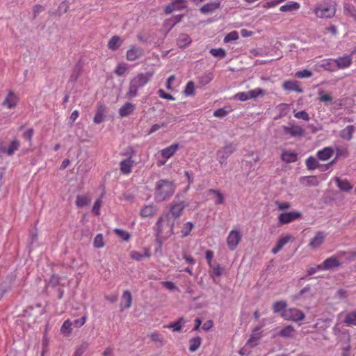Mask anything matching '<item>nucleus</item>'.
<instances>
[{
    "label": "nucleus",
    "mask_w": 356,
    "mask_h": 356,
    "mask_svg": "<svg viewBox=\"0 0 356 356\" xmlns=\"http://www.w3.org/2000/svg\"><path fill=\"white\" fill-rule=\"evenodd\" d=\"M175 185L172 181L160 179L156 181L154 188V198L157 202L169 199L175 193Z\"/></svg>",
    "instance_id": "f257e3e1"
},
{
    "label": "nucleus",
    "mask_w": 356,
    "mask_h": 356,
    "mask_svg": "<svg viewBox=\"0 0 356 356\" xmlns=\"http://www.w3.org/2000/svg\"><path fill=\"white\" fill-rule=\"evenodd\" d=\"M175 221L170 215H165L159 218L156 227L159 236L168 238L174 234Z\"/></svg>",
    "instance_id": "f03ea898"
},
{
    "label": "nucleus",
    "mask_w": 356,
    "mask_h": 356,
    "mask_svg": "<svg viewBox=\"0 0 356 356\" xmlns=\"http://www.w3.org/2000/svg\"><path fill=\"white\" fill-rule=\"evenodd\" d=\"M149 76L144 74H139L131 79L126 97L129 99L135 97L138 94V89L148 83Z\"/></svg>",
    "instance_id": "7ed1b4c3"
},
{
    "label": "nucleus",
    "mask_w": 356,
    "mask_h": 356,
    "mask_svg": "<svg viewBox=\"0 0 356 356\" xmlns=\"http://www.w3.org/2000/svg\"><path fill=\"white\" fill-rule=\"evenodd\" d=\"M302 216V214L299 211H283L277 216V220L279 224L286 225L300 219Z\"/></svg>",
    "instance_id": "20e7f679"
},
{
    "label": "nucleus",
    "mask_w": 356,
    "mask_h": 356,
    "mask_svg": "<svg viewBox=\"0 0 356 356\" xmlns=\"http://www.w3.org/2000/svg\"><path fill=\"white\" fill-rule=\"evenodd\" d=\"M263 337L262 332L260 330L259 328L254 329L251 335L250 339L248 340L245 346L240 350L239 353L241 355H244L246 354L247 350L248 348H252L257 346L259 343L260 339Z\"/></svg>",
    "instance_id": "39448f33"
},
{
    "label": "nucleus",
    "mask_w": 356,
    "mask_h": 356,
    "mask_svg": "<svg viewBox=\"0 0 356 356\" xmlns=\"http://www.w3.org/2000/svg\"><path fill=\"white\" fill-rule=\"evenodd\" d=\"M336 9L334 5L322 4L318 6L315 9V13L318 17L330 18L334 15Z\"/></svg>",
    "instance_id": "423d86ee"
},
{
    "label": "nucleus",
    "mask_w": 356,
    "mask_h": 356,
    "mask_svg": "<svg viewBox=\"0 0 356 356\" xmlns=\"http://www.w3.org/2000/svg\"><path fill=\"white\" fill-rule=\"evenodd\" d=\"M295 237L290 234H283L277 238L275 247L272 249L273 254L279 252L284 245L288 243H291L294 241Z\"/></svg>",
    "instance_id": "0eeeda50"
},
{
    "label": "nucleus",
    "mask_w": 356,
    "mask_h": 356,
    "mask_svg": "<svg viewBox=\"0 0 356 356\" xmlns=\"http://www.w3.org/2000/svg\"><path fill=\"white\" fill-rule=\"evenodd\" d=\"M282 316L286 320L298 321L302 320L305 318V314L298 309L291 308L285 309L282 313Z\"/></svg>",
    "instance_id": "6e6552de"
},
{
    "label": "nucleus",
    "mask_w": 356,
    "mask_h": 356,
    "mask_svg": "<svg viewBox=\"0 0 356 356\" xmlns=\"http://www.w3.org/2000/svg\"><path fill=\"white\" fill-rule=\"evenodd\" d=\"M242 238V234L238 230H232L227 238V244L229 250L236 248Z\"/></svg>",
    "instance_id": "1a4fd4ad"
},
{
    "label": "nucleus",
    "mask_w": 356,
    "mask_h": 356,
    "mask_svg": "<svg viewBox=\"0 0 356 356\" xmlns=\"http://www.w3.org/2000/svg\"><path fill=\"white\" fill-rule=\"evenodd\" d=\"M234 147L231 144L222 147L216 153L217 160L220 164L225 163L227 159L234 152Z\"/></svg>",
    "instance_id": "9d476101"
},
{
    "label": "nucleus",
    "mask_w": 356,
    "mask_h": 356,
    "mask_svg": "<svg viewBox=\"0 0 356 356\" xmlns=\"http://www.w3.org/2000/svg\"><path fill=\"white\" fill-rule=\"evenodd\" d=\"M326 234L324 232H318L309 240L308 246L311 250H316L324 242Z\"/></svg>",
    "instance_id": "9b49d317"
},
{
    "label": "nucleus",
    "mask_w": 356,
    "mask_h": 356,
    "mask_svg": "<svg viewBox=\"0 0 356 356\" xmlns=\"http://www.w3.org/2000/svg\"><path fill=\"white\" fill-rule=\"evenodd\" d=\"M186 205L187 204L185 202L175 203L172 204L169 213L165 215H170V216L176 221V220L181 215V213Z\"/></svg>",
    "instance_id": "f8f14e48"
},
{
    "label": "nucleus",
    "mask_w": 356,
    "mask_h": 356,
    "mask_svg": "<svg viewBox=\"0 0 356 356\" xmlns=\"http://www.w3.org/2000/svg\"><path fill=\"white\" fill-rule=\"evenodd\" d=\"M334 59H323L314 65L316 71H321L322 69L328 71H336Z\"/></svg>",
    "instance_id": "ddd939ff"
},
{
    "label": "nucleus",
    "mask_w": 356,
    "mask_h": 356,
    "mask_svg": "<svg viewBox=\"0 0 356 356\" xmlns=\"http://www.w3.org/2000/svg\"><path fill=\"white\" fill-rule=\"evenodd\" d=\"M187 7L186 0H172V1L165 7V13L170 14L175 10H179Z\"/></svg>",
    "instance_id": "4468645a"
},
{
    "label": "nucleus",
    "mask_w": 356,
    "mask_h": 356,
    "mask_svg": "<svg viewBox=\"0 0 356 356\" xmlns=\"http://www.w3.org/2000/svg\"><path fill=\"white\" fill-rule=\"evenodd\" d=\"M179 147V145L177 144H172L164 149H163L161 152L162 157H163L165 160L162 161H159V165H164L165 163V161L170 157H172L175 152L177 151Z\"/></svg>",
    "instance_id": "2eb2a0df"
},
{
    "label": "nucleus",
    "mask_w": 356,
    "mask_h": 356,
    "mask_svg": "<svg viewBox=\"0 0 356 356\" xmlns=\"http://www.w3.org/2000/svg\"><path fill=\"white\" fill-rule=\"evenodd\" d=\"M143 51L141 48L131 46L127 50L126 54L127 60L129 61H134L140 58L143 56Z\"/></svg>",
    "instance_id": "dca6fc26"
},
{
    "label": "nucleus",
    "mask_w": 356,
    "mask_h": 356,
    "mask_svg": "<svg viewBox=\"0 0 356 356\" xmlns=\"http://www.w3.org/2000/svg\"><path fill=\"white\" fill-rule=\"evenodd\" d=\"M19 142L16 139L13 140L8 147L0 145V155L6 154L10 156L14 154V152L19 148Z\"/></svg>",
    "instance_id": "f3484780"
},
{
    "label": "nucleus",
    "mask_w": 356,
    "mask_h": 356,
    "mask_svg": "<svg viewBox=\"0 0 356 356\" xmlns=\"http://www.w3.org/2000/svg\"><path fill=\"white\" fill-rule=\"evenodd\" d=\"M336 70L348 67L352 63V58L350 55H346L334 59Z\"/></svg>",
    "instance_id": "a211bd4d"
},
{
    "label": "nucleus",
    "mask_w": 356,
    "mask_h": 356,
    "mask_svg": "<svg viewBox=\"0 0 356 356\" xmlns=\"http://www.w3.org/2000/svg\"><path fill=\"white\" fill-rule=\"evenodd\" d=\"M285 134L290 135L291 136H300L304 134L303 129L298 125L285 126L283 128Z\"/></svg>",
    "instance_id": "6ab92c4d"
},
{
    "label": "nucleus",
    "mask_w": 356,
    "mask_h": 356,
    "mask_svg": "<svg viewBox=\"0 0 356 356\" xmlns=\"http://www.w3.org/2000/svg\"><path fill=\"white\" fill-rule=\"evenodd\" d=\"M17 96L14 92L10 91L3 102V105L8 108H13L17 105Z\"/></svg>",
    "instance_id": "aec40b11"
},
{
    "label": "nucleus",
    "mask_w": 356,
    "mask_h": 356,
    "mask_svg": "<svg viewBox=\"0 0 356 356\" xmlns=\"http://www.w3.org/2000/svg\"><path fill=\"white\" fill-rule=\"evenodd\" d=\"M136 108V105L131 103L127 102L123 104L119 109V115L122 118L127 117L129 115H131Z\"/></svg>",
    "instance_id": "412c9836"
},
{
    "label": "nucleus",
    "mask_w": 356,
    "mask_h": 356,
    "mask_svg": "<svg viewBox=\"0 0 356 356\" xmlns=\"http://www.w3.org/2000/svg\"><path fill=\"white\" fill-rule=\"evenodd\" d=\"M321 265L323 270H326L338 267L340 263L336 257H331L325 259Z\"/></svg>",
    "instance_id": "4be33fe9"
},
{
    "label": "nucleus",
    "mask_w": 356,
    "mask_h": 356,
    "mask_svg": "<svg viewBox=\"0 0 356 356\" xmlns=\"http://www.w3.org/2000/svg\"><path fill=\"white\" fill-rule=\"evenodd\" d=\"M157 207L154 205L149 204L145 206L140 210V214L143 218L152 217L157 212Z\"/></svg>",
    "instance_id": "5701e85b"
},
{
    "label": "nucleus",
    "mask_w": 356,
    "mask_h": 356,
    "mask_svg": "<svg viewBox=\"0 0 356 356\" xmlns=\"http://www.w3.org/2000/svg\"><path fill=\"white\" fill-rule=\"evenodd\" d=\"M132 303V296L129 291H124L122 296V300L120 303L121 309H128L131 306Z\"/></svg>",
    "instance_id": "b1692460"
},
{
    "label": "nucleus",
    "mask_w": 356,
    "mask_h": 356,
    "mask_svg": "<svg viewBox=\"0 0 356 356\" xmlns=\"http://www.w3.org/2000/svg\"><path fill=\"white\" fill-rule=\"evenodd\" d=\"M143 253H140L138 251L133 250L130 252V257L136 261H140L144 257H150L151 253L149 249L145 248Z\"/></svg>",
    "instance_id": "393cba45"
},
{
    "label": "nucleus",
    "mask_w": 356,
    "mask_h": 356,
    "mask_svg": "<svg viewBox=\"0 0 356 356\" xmlns=\"http://www.w3.org/2000/svg\"><path fill=\"white\" fill-rule=\"evenodd\" d=\"M73 323L72 321L67 319L66 320L60 327V333L65 337H69L72 332Z\"/></svg>",
    "instance_id": "a878e982"
},
{
    "label": "nucleus",
    "mask_w": 356,
    "mask_h": 356,
    "mask_svg": "<svg viewBox=\"0 0 356 356\" xmlns=\"http://www.w3.org/2000/svg\"><path fill=\"white\" fill-rule=\"evenodd\" d=\"M333 153V149L331 147H327L318 151L317 152V156L319 159L322 161H327L332 156Z\"/></svg>",
    "instance_id": "bb28decb"
},
{
    "label": "nucleus",
    "mask_w": 356,
    "mask_h": 356,
    "mask_svg": "<svg viewBox=\"0 0 356 356\" xmlns=\"http://www.w3.org/2000/svg\"><path fill=\"white\" fill-rule=\"evenodd\" d=\"M300 5L298 2L289 1L280 8L281 12H291L300 8Z\"/></svg>",
    "instance_id": "cd10ccee"
},
{
    "label": "nucleus",
    "mask_w": 356,
    "mask_h": 356,
    "mask_svg": "<svg viewBox=\"0 0 356 356\" xmlns=\"http://www.w3.org/2000/svg\"><path fill=\"white\" fill-rule=\"evenodd\" d=\"M186 321L184 318H180L177 321L165 325L166 328L172 329L174 332H179L184 325Z\"/></svg>",
    "instance_id": "c85d7f7f"
},
{
    "label": "nucleus",
    "mask_w": 356,
    "mask_h": 356,
    "mask_svg": "<svg viewBox=\"0 0 356 356\" xmlns=\"http://www.w3.org/2000/svg\"><path fill=\"white\" fill-rule=\"evenodd\" d=\"M134 161L129 158L125 159L120 163V170L124 174H129L131 171V168L133 167Z\"/></svg>",
    "instance_id": "c756f323"
},
{
    "label": "nucleus",
    "mask_w": 356,
    "mask_h": 356,
    "mask_svg": "<svg viewBox=\"0 0 356 356\" xmlns=\"http://www.w3.org/2000/svg\"><path fill=\"white\" fill-rule=\"evenodd\" d=\"M122 43L121 38L119 36L115 35L109 40L108 47L111 50H116L121 46Z\"/></svg>",
    "instance_id": "7c9ffc66"
},
{
    "label": "nucleus",
    "mask_w": 356,
    "mask_h": 356,
    "mask_svg": "<svg viewBox=\"0 0 356 356\" xmlns=\"http://www.w3.org/2000/svg\"><path fill=\"white\" fill-rule=\"evenodd\" d=\"M104 112L105 106L103 105L99 106L93 119L95 123L100 124L103 122L104 118Z\"/></svg>",
    "instance_id": "2f4dec72"
},
{
    "label": "nucleus",
    "mask_w": 356,
    "mask_h": 356,
    "mask_svg": "<svg viewBox=\"0 0 356 356\" xmlns=\"http://www.w3.org/2000/svg\"><path fill=\"white\" fill-rule=\"evenodd\" d=\"M202 343V338L195 337L189 340V350L191 352L196 351Z\"/></svg>",
    "instance_id": "473e14b6"
},
{
    "label": "nucleus",
    "mask_w": 356,
    "mask_h": 356,
    "mask_svg": "<svg viewBox=\"0 0 356 356\" xmlns=\"http://www.w3.org/2000/svg\"><path fill=\"white\" fill-rule=\"evenodd\" d=\"M191 43V39L186 34H181L177 39V45L180 48L186 47Z\"/></svg>",
    "instance_id": "72a5a7b5"
},
{
    "label": "nucleus",
    "mask_w": 356,
    "mask_h": 356,
    "mask_svg": "<svg viewBox=\"0 0 356 356\" xmlns=\"http://www.w3.org/2000/svg\"><path fill=\"white\" fill-rule=\"evenodd\" d=\"M295 330L293 327L291 325H287L284 327H283L280 332L277 334V335L282 337H292L293 336Z\"/></svg>",
    "instance_id": "f704fd0d"
},
{
    "label": "nucleus",
    "mask_w": 356,
    "mask_h": 356,
    "mask_svg": "<svg viewBox=\"0 0 356 356\" xmlns=\"http://www.w3.org/2000/svg\"><path fill=\"white\" fill-rule=\"evenodd\" d=\"M283 87L286 90H294L297 92H302V90L300 88L298 82L295 81H286L284 84Z\"/></svg>",
    "instance_id": "c9c22d12"
},
{
    "label": "nucleus",
    "mask_w": 356,
    "mask_h": 356,
    "mask_svg": "<svg viewBox=\"0 0 356 356\" xmlns=\"http://www.w3.org/2000/svg\"><path fill=\"white\" fill-rule=\"evenodd\" d=\"M282 159L287 163L295 162L297 159L296 153L289 151H285L282 154Z\"/></svg>",
    "instance_id": "e433bc0d"
},
{
    "label": "nucleus",
    "mask_w": 356,
    "mask_h": 356,
    "mask_svg": "<svg viewBox=\"0 0 356 356\" xmlns=\"http://www.w3.org/2000/svg\"><path fill=\"white\" fill-rule=\"evenodd\" d=\"M354 132V127L352 125L347 126L345 129H343L341 132V137L345 140H349L353 137V134Z\"/></svg>",
    "instance_id": "4c0bfd02"
},
{
    "label": "nucleus",
    "mask_w": 356,
    "mask_h": 356,
    "mask_svg": "<svg viewBox=\"0 0 356 356\" xmlns=\"http://www.w3.org/2000/svg\"><path fill=\"white\" fill-rule=\"evenodd\" d=\"M209 195H213L215 197V204H224L225 198L222 193L216 190H209Z\"/></svg>",
    "instance_id": "58836bf2"
},
{
    "label": "nucleus",
    "mask_w": 356,
    "mask_h": 356,
    "mask_svg": "<svg viewBox=\"0 0 356 356\" xmlns=\"http://www.w3.org/2000/svg\"><path fill=\"white\" fill-rule=\"evenodd\" d=\"M220 4L217 2L209 3L201 8V12L203 13H211L219 7Z\"/></svg>",
    "instance_id": "ea45409f"
},
{
    "label": "nucleus",
    "mask_w": 356,
    "mask_h": 356,
    "mask_svg": "<svg viewBox=\"0 0 356 356\" xmlns=\"http://www.w3.org/2000/svg\"><path fill=\"white\" fill-rule=\"evenodd\" d=\"M90 200V198L88 196L79 195L76 197V205L79 207H83L88 205Z\"/></svg>",
    "instance_id": "a19ab883"
},
{
    "label": "nucleus",
    "mask_w": 356,
    "mask_h": 356,
    "mask_svg": "<svg viewBox=\"0 0 356 356\" xmlns=\"http://www.w3.org/2000/svg\"><path fill=\"white\" fill-rule=\"evenodd\" d=\"M93 245L96 248H102L105 246L104 238L102 234L95 236L93 240Z\"/></svg>",
    "instance_id": "79ce46f5"
},
{
    "label": "nucleus",
    "mask_w": 356,
    "mask_h": 356,
    "mask_svg": "<svg viewBox=\"0 0 356 356\" xmlns=\"http://www.w3.org/2000/svg\"><path fill=\"white\" fill-rule=\"evenodd\" d=\"M194 227V224L191 222H187L183 225V227L181 229V233L183 237H186L188 236L191 232V230Z\"/></svg>",
    "instance_id": "37998d69"
},
{
    "label": "nucleus",
    "mask_w": 356,
    "mask_h": 356,
    "mask_svg": "<svg viewBox=\"0 0 356 356\" xmlns=\"http://www.w3.org/2000/svg\"><path fill=\"white\" fill-rule=\"evenodd\" d=\"M336 181L338 187L342 191H348L352 188L350 183L346 179H337Z\"/></svg>",
    "instance_id": "c03bdc74"
},
{
    "label": "nucleus",
    "mask_w": 356,
    "mask_h": 356,
    "mask_svg": "<svg viewBox=\"0 0 356 356\" xmlns=\"http://www.w3.org/2000/svg\"><path fill=\"white\" fill-rule=\"evenodd\" d=\"M114 232L118 237L121 238L125 241H128L130 239V234L125 230L121 229H115Z\"/></svg>",
    "instance_id": "a18cd8bd"
},
{
    "label": "nucleus",
    "mask_w": 356,
    "mask_h": 356,
    "mask_svg": "<svg viewBox=\"0 0 356 356\" xmlns=\"http://www.w3.org/2000/svg\"><path fill=\"white\" fill-rule=\"evenodd\" d=\"M306 165L309 170H314L318 167V162L314 157L309 156L306 160Z\"/></svg>",
    "instance_id": "49530a36"
},
{
    "label": "nucleus",
    "mask_w": 356,
    "mask_h": 356,
    "mask_svg": "<svg viewBox=\"0 0 356 356\" xmlns=\"http://www.w3.org/2000/svg\"><path fill=\"white\" fill-rule=\"evenodd\" d=\"M275 204L277 207V209L282 212L286 211V210L291 207V203L289 202L276 201Z\"/></svg>",
    "instance_id": "de8ad7c7"
},
{
    "label": "nucleus",
    "mask_w": 356,
    "mask_h": 356,
    "mask_svg": "<svg viewBox=\"0 0 356 356\" xmlns=\"http://www.w3.org/2000/svg\"><path fill=\"white\" fill-rule=\"evenodd\" d=\"M345 322L348 325H356V312L348 314L346 317Z\"/></svg>",
    "instance_id": "09e8293b"
},
{
    "label": "nucleus",
    "mask_w": 356,
    "mask_h": 356,
    "mask_svg": "<svg viewBox=\"0 0 356 356\" xmlns=\"http://www.w3.org/2000/svg\"><path fill=\"white\" fill-rule=\"evenodd\" d=\"M224 268L221 267L220 265H217L212 268L211 271L210 272V275L215 278L216 277L220 276L223 273Z\"/></svg>",
    "instance_id": "8fccbe9b"
},
{
    "label": "nucleus",
    "mask_w": 356,
    "mask_h": 356,
    "mask_svg": "<svg viewBox=\"0 0 356 356\" xmlns=\"http://www.w3.org/2000/svg\"><path fill=\"white\" fill-rule=\"evenodd\" d=\"M250 99H255L259 96H264L265 92L261 88H256L248 91Z\"/></svg>",
    "instance_id": "3c124183"
},
{
    "label": "nucleus",
    "mask_w": 356,
    "mask_h": 356,
    "mask_svg": "<svg viewBox=\"0 0 356 356\" xmlns=\"http://www.w3.org/2000/svg\"><path fill=\"white\" fill-rule=\"evenodd\" d=\"M286 304L285 302L280 301L275 302L273 305L274 312H281V314L286 309Z\"/></svg>",
    "instance_id": "603ef678"
},
{
    "label": "nucleus",
    "mask_w": 356,
    "mask_h": 356,
    "mask_svg": "<svg viewBox=\"0 0 356 356\" xmlns=\"http://www.w3.org/2000/svg\"><path fill=\"white\" fill-rule=\"evenodd\" d=\"M210 53L215 57L224 58L225 56V51L222 48L211 49Z\"/></svg>",
    "instance_id": "864d4df0"
},
{
    "label": "nucleus",
    "mask_w": 356,
    "mask_h": 356,
    "mask_svg": "<svg viewBox=\"0 0 356 356\" xmlns=\"http://www.w3.org/2000/svg\"><path fill=\"white\" fill-rule=\"evenodd\" d=\"M127 71V66L125 63H120L115 68V72L118 76H122Z\"/></svg>",
    "instance_id": "5fc2aeb1"
},
{
    "label": "nucleus",
    "mask_w": 356,
    "mask_h": 356,
    "mask_svg": "<svg viewBox=\"0 0 356 356\" xmlns=\"http://www.w3.org/2000/svg\"><path fill=\"white\" fill-rule=\"evenodd\" d=\"M238 38V34L236 31H233L228 33L224 38L225 42L236 40Z\"/></svg>",
    "instance_id": "6e6d98bb"
},
{
    "label": "nucleus",
    "mask_w": 356,
    "mask_h": 356,
    "mask_svg": "<svg viewBox=\"0 0 356 356\" xmlns=\"http://www.w3.org/2000/svg\"><path fill=\"white\" fill-rule=\"evenodd\" d=\"M195 91V86L193 82L189 81L187 83L186 86L184 90V93L187 96H191L194 95Z\"/></svg>",
    "instance_id": "4d7b16f0"
},
{
    "label": "nucleus",
    "mask_w": 356,
    "mask_h": 356,
    "mask_svg": "<svg viewBox=\"0 0 356 356\" xmlns=\"http://www.w3.org/2000/svg\"><path fill=\"white\" fill-rule=\"evenodd\" d=\"M148 337L154 342L163 343V338L157 332H152L148 335Z\"/></svg>",
    "instance_id": "13d9d810"
},
{
    "label": "nucleus",
    "mask_w": 356,
    "mask_h": 356,
    "mask_svg": "<svg viewBox=\"0 0 356 356\" xmlns=\"http://www.w3.org/2000/svg\"><path fill=\"white\" fill-rule=\"evenodd\" d=\"M295 76L298 78H307L312 76V72L308 70L298 71L296 73Z\"/></svg>",
    "instance_id": "bf43d9fd"
},
{
    "label": "nucleus",
    "mask_w": 356,
    "mask_h": 356,
    "mask_svg": "<svg viewBox=\"0 0 356 356\" xmlns=\"http://www.w3.org/2000/svg\"><path fill=\"white\" fill-rule=\"evenodd\" d=\"M166 125H167V123L164 122H161V123L154 124L151 127L147 134H151L152 133H154V132L157 131L158 130H159L160 129L165 127Z\"/></svg>",
    "instance_id": "052dcab7"
},
{
    "label": "nucleus",
    "mask_w": 356,
    "mask_h": 356,
    "mask_svg": "<svg viewBox=\"0 0 356 356\" xmlns=\"http://www.w3.org/2000/svg\"><path fill=\"white\" fill-rule=\"evenodd\" d=\"M234 98L238 99H239V100H241L242 102H244V101L250 99V96H249L248 92H241L236 93L234 96Z\"/></svg>",
    "instance_id": "680f3d73"
},
{
    "label": "nucleus",
    "mask_w": 356,
    "mask_h": 356,
    "mask_svg": "<svg viewBox=\"0 0 356 356\" xmlns=\"http://www.w3.org/2000/svg\"><path fill=\"white\" fill-rule=\"evenodd\" d=\"M101 207H102V201H101V200L98 199L94 203V205H93L92 209V212L95 215L99 216L100 213Z\"/></svg>",
    "instance_id": "e2e57ef3"
},
{
    "label": "nucleus",
    "mask_w": 356,
    "mask_h": 356,
    "mask_svg": "<svg viewBox=\"0 0 356 356\" xmlns=\"http://www.w3.org/2000/svg\"><path fill=\"white\" fill-rule=\"evenodd\" d=\"M88 347L86 343H83L76 349L74 356H81Z\"/></svg>",
    "instance_id": "0e129e2a"
},
{
    "label": "nucleus",
    "mask_w": 356,
    "mask_h": 356,
    "mask_svg": "<svg viewBox=\"0 0 356 356\" xmlns=\"http://www.w3.org/2000/svg\"><path fill=\"white\" fill-rule=\"evenodd\" d=\"M294 116L298 119H302L305 121L309 120V114L305 111H299L295 113Z\"/></svg>",
    "instance_id": "69168bd1"
},
{
    "label": "nucleus",
    "mask_w": 356,
    "mask_h": 356,
    "mask_svg": "<svg viewBox=\"0 0 356 356\" xmlns=\"http://www.w3.org/2000/svg\"><path fill=\"white\" fill-rule=\"evenodd\" d=\"M86 321V316H84L80 319H76L72 321L73 327H81L83 326Z\"/></svg>",
    "instance_id": "338daca9"
},
{
    "label": "nucleus",
    "mask_w": 356,
    "mask_h": 356,
    "mask_svg": "<svg viewBox=\"0 0 356 356\" xmlns=\"http://www.w3.org/2000/svg\"><path fill=\"white\" fill-rule=\"evenodd\" d=\"M323 270L321 264L312 267H309L307 270L308 275H312L318 271Z\"/></svg>",
    "instance_id": "774afa93"
}]
</instances>
